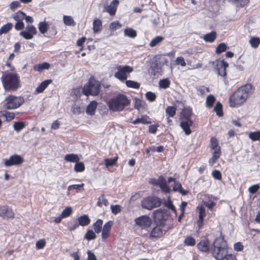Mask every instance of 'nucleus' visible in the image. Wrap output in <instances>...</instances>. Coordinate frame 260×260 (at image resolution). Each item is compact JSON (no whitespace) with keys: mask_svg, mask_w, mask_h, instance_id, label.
<instances>
[{"mask_svg":"<svg viewBox=\"0 0 260 260\" xmlns=\"http://www.w3.org/2000/svg\"><path fill=\"white\" fill-rule=\"evenodd\" d=\"M211 252L217 260H237L234 255L228 254L226 242L222 237H217L215 239Z\"/></svg>","mask_w":260,"mask_h":260,"instance_id":"f257e3e1","label":"nucleus"},{"mask_svg":"<svg viewBox=\"0 0 260 260\" xmlns=\"http://www.w3.org/2000/svg\"><path fill=\"white\" fill-rule=\"evenodd\" d=\"M252 93V86L251 84H247L241 86L231 95L229 99L230 106L232 107L240 106Z\"/></svg>","mask_w":260,"mask_h":260,"instance_id":"f03ea898","label":"nucleus"},{"mask_svg":"<svg viewBox=\"0 0 260 260\" xmlns=\"http://www.w3.org/2000/svg\"><path fill=\"white\" fill-rule=\"evenodd\" d=\"M130 104V101L126 95L118 94L108 102L109 109L113 111H121Z\"/></svg>","mask_w":260,"mask_h":260,"instance_id":"7ed1b4c3","label":"nucleus"},{"mask_svg":"<svg viewBox=\"0 0 260 260\" xmlns=\"http://www.w3.org/2000/svg\"><path fill=\"white\" fill-rule=\"evenodd\" d=\"M101 83L98 81L90 79L87 84H85L83 88V93L86 96L88 95H96L100 91Z\"/></svg>","mask_w":260,"mask_h":260,"instance_id":"20e7f679","label":"nucleus"},{"mask_svg":"<svg viewBox=\"0 0 260 260\" xmlns=\"http://www.w3.org/2000/svg\"><path fill=\"white\" fill-rule=\"evenodd\" d=\"M161 204L160 198L155 196H149L144 198L141 202L142 207L148 210L159 207Z\"/></svg>","mask_w":260,"mask_h":260,"instance_id":"39448f33","label":"nucleus"},{"mask_svg":"<svg viewBox=\"0 0 260 260\" xmlns=\"http://www.w3.org/2000/svg\"><path fill=\"white\" fill-rule=\"evenodd\" d=\"M1 80L6 90H15L16 89V75L12 74H4Z\"/></svg>","mask_w":260,"mask_h":260,"instance_id":"423d86ee","label":"nucleus"},{"mask_svg":"<svg viewBox=\"0 0 260 260\" xmlns=\"http://www.w3.org/2000/svg\"><path fill=\"white\" fill-rule=\"evenodd\" d=\"M117 70L114 74V77L121 82L125 81L127 78V74L134 71L133 68L129 66L119 65L116 67Z\"/></svg>","mask_w":260,"mask_h":260,"instance_id":"0eeeda50","label":"nucleus"},{"mask_svg":"<svg viewBox=\"0 0 260 260\" xmlns=\"http://www.w3.org/2000/svg\"><path fill=\"white\" fill-rule=\"evenodd\" d=\"M150 182L154 185L158 186L165 193H170L171 191V188L167 184L166 179L162 176H159L157 179H151Z\"/></svg>","mask_w":260,"mask_h":260,"instance_id":"6e6552de","label":"nucleus"},{"mask_svg":"<svg viewBox=\"0 0 260 260\" xmlns=\"http://www.w3.org/2000/svg\"><path fill=\"white\" fill-rule=\"evenodd\" d=\"M136 224L142 229L147 230L152 223V220L148 215H142L135 220Z\"/></svg>","mask_w":260,"mask_h":260,"instance_id":"1a4fd4ad","label":"nucleus"},{"mask_svg":"<svg viewBox=\"0 0 260 260\" xmlns=\"http://www.w3.org/2000/svg\"><path fill=\"white\" fill-rule=\"evenodd\" d=\"M37 30L34 25H27L25 30L21 31L20 35L27 40L31 39L34 35H36Z\"/></svg>","mask_w":260,"mask_h":260,"instance_id":"9d476101","label":"nucleus"},{"mask_svg":"<svg viewBox=\"0 0 260 260\" xmlns=\"http://www.w3.org/2000/svg\"><path fill=\"white\" fill-rule=\"evenodd\" d=\"M212 246L213 244L210 247L208 240L206 238H204L197 244V247L201 251L208 252L210 250L211 251Z\"/></svg>","mask_w":260,"mask_h":260,"instance_id":"9b49d317","label":"nucleus"},{"mask_svg":"<svg viewBox=\"0 0 260 260\" xmlns=\"http://www.w3.org/2000/svg\"><path fill=\"white\" fill-rule=\"evenodd\" d=\"M192 123L193 122L190 119H182L180 125L185 135H189L191 134V131L190 127L192 125Z\"/></svg>","mask_w":260,"mask_h":260,"instance_id":"f8f14e48","label":"nucleus"},{"mask_svg":"<svg viewBox=\"0 0 260 260\" xmlns=\"http://www.w3.org/2000/svg\"><path fill=\"white\" fill-rule=\"evenodd\" d=\"M6 104L4 107L7 109H14L16 108V96L10 95L6 98Z\"/></svg>","mask_w":260,"mask_h":260,"instance_id":"ddd939ff","label":"nucleus"},{"mask_svg":"<svg viewBox=\"0 0 260 260\" xmlns=\"http://www.w3.org/2000/svg\"><path fill=\"white\" fill-rule=\"evenodd\" d=\"M119 1L118 0H113L109 5H107L105 7V11L110 15L113 16L116 13Z\"/></svg>","mask_w":260,"mask_h":260,"instance_id":"4468645a","label":"nucleus"},{"mask_svg":"<svg viewBox=\"0 0 260 260\" xmlns=\"http://www.w3.org/2000/svg\"><path fill=\"white\" fill-rule=\"evenodd\" d=\"M228 66V63L225 62L224 60H221L220 61L218 62L216 69L218 75L221 77H225L226 75V68Z\"/></svg>","mask_w":260,"mask_h":260,"instance_id":"2eb2a0df","label":"nucleus"},{"mask_svg":"<svg viewBox=\"0 0 260 260\" xmlns=\"http://www.w3.org/2000/svg\"><path fill=\"white\" fill-rule=\"evenodd\" d=\"M164 233L161 226L156 225L151 230L150 236L153 238H158L162 236Z\"/></svg>","mask_w":260,"mask_h":260,"instance_id":"dca6fc26","label":"nucleus"},{"mask_svg":"<svg viewBox=\"0 0 260 260\" xmlns=\"http://www.w3.org/2000/svg\"><path fill=\"white\" fill-rule=\"evenodd\" d=\"M173 190L175 192H179L182 196L187 195L188 193V191L183 189L181 184L177 181L174 183V186L173 187Z\"/></svg>","mask_w":260,"mask_h":260,"instance_id":"f3484780","label":"nucleus"},{"mask_svg":"<svg viewBox=\"0 0 260 260\" xmlns=\"http://www.w3.org/2000/svg\"><path fill=\"white\" fill-rule=\"evenodd\" d=\"M97 107V102L95 101L91 102L87 106L86 112L88 115H93L95 113Z\"/></svg>","mask_w":260,"mask_h":260,"instance_id":"a211bd4d","label":"nucleus"},{"mask_svg":"<svg viewBox=\"0 0 260 260\" xmlns=\"http://www.w3.org/2000/svg\"><path fill=\"white\" fill-rule=\"evenodd\" d=\"M51 82V80H46L44 81L37 87L36 92L38 93L43 92Z\"/></svg>","mask_w":260,"mask_h":260,"instance_id":"6ab92c4d","label":"nucleus"},{"mask_svg":"<svg viewBox=\"0 0 260 260\" xmlns=\"http://www.w3.org/2000/svg\"><path fill=\"white\" fill-rule=\"evenodd\" d=\"M14 215V214L13 213H12L10 211H9L8 207H0V216L1 217L7 216L8 217H13Z\"/></svg>","mask_w":260,"mask_h":260,"instance_id":"aec40b11","label":"nucleus"},{"mask_svg":"<svg viewBox=\"0 0 260 260\" xmlns=\"http://www.w3.org/2000/svg\"><path fill=\"white\" fill-rule=\"evenodd\" d=\"M64 159L68 162L76 163L79 161L80 158L77 154L70 153L66 154L64 157Z\"/></svg>","mask_w":260,"mask_h":260,"instance_id":"412c9836","label":"nucleus"},{"mask_svg":"<svg viewBox=\"0 0 260 260\" xmlns=\"http://www.w3.org/2000/svg\"><path fill=\"white\" fill-rule=\"evenodd\" d=\"M78 224L81 226H86L90 223V219L87 215H83L78 217Z\"/></svg>","mask_w":260,"mask_h":260,"instance_id":"4be33fe9","label":"nucleus"},{"mask_svg":"<svg viewBox=\"0 0 260 260\" xmlns=\"http://www.w3.org/2000/svg\"><path fill=\"white\" fill-rule=\"evenodd\" d=\"M216 38V33L214 31H212L204 36L203 39L205 42H213Z\"/></svg>","mask_w":260,"mask_h":260,"instance_id":"5701e85b","label":"nucleus"},{"mask_svg":"<svg viewBox=\"0 0 260 260\" xmlns=\"http://www.w3.org/2000/svg\"><path fill=\"white\" fill-rule=\"evenodd\" d=\"M50 64L48 62H44L41 63L37 64L34 66V70L36 71L41 72L44 70H47L50 68Z\"/></svg>","mask_w":260,"mask_h":260,"instance_id":"b1692460","label":"nucleus"},{"mask_svg":"<svg viewBox=\"0 0 260 260\" xmlns=\"http://www.w3.org/2000/svg\"><path fill=\"white\" fill-rule=\"evenodd\" d=\"M0 116L4 117L6 120L10 121L14 119L15 116V114L13 112H9L7 111H2L0 112Z\"/></svg>","mask_w":260,"mask_h":260,"instance_id":"393cba45","label":"nucleus"},{"mask_svg":"<svg viewBox=\"0 0 260 260\" xmlns=\"http://www.w3.org/2000/svg\"><path fill=\"white\" fill-rule=\"evenodd\" d=\"M102 27V23L101 20L97 19L93 21V30L94 32L98 33L101 31Z\"/></svg>","mask_w":260,"mask_h":260,"instance_id":"a878e982","label":"nucleus"},{"mask_svg":"<svg viewBox=\"0 0 260 260\" xmlns=\"http://www.w3.org/2000/svg\"><path fill=\"white\" fill-rule=\"evenodd\" d=\"M139 123H142L143 124H149L151 123V121L148 116H143L141 118H138L132 121V123L134 124H137Z\"/></svg>","mask_w":260,"mask_h":260,"instance_id":"bb28decb","label":"nucleus"},{"mask_svg":"<svg viewBox=\"0 0 260 260\" xmlns=\"http://www.w3.org/2000/svg\"><path fill=\"white\" fill-rule=\"evenodd\" d=\"M84 108L80 105L76 104L72 106L71 110L73 114L79 115L84 111Z\"/></svg>","mask_w":260,"mask_h":260,"instance_id":"cd10ccee","label":"nucleus"},{"mask_svg":"<svg viewBox=\"0 0 260 260\" xmlns=\"http://www.w3.org/2000/svg\"><path fill=\"white\" fill-rule=\"evenodd\" d=\"M63 21L64 24L68 26H74L76 24L75 22L71 16L64 15Z\"/></svg>","mask_w":260,"mask_h":260,"instance_id":"c85d7f7f","label":"nucleus"},{"mask_svg":"<svg viewBox=\"0 0 260 260\" xmlns=\"http://www.w3.org/2000/svg\"><path fill=\"white\" fill-rule=\"evenodd\" d=\"M177 108L174 106H168L166 109V116L173 117L176 112Z\"/></svg>","mask_w":260,"mask_h":260,"instance_id":"c756f323","label":"nucleus"},{"mask_svg":"<svg viewBox=\"0 0 260 260\" xmlns=\"http://www.w3.org/2000/svg\"><path fill=\"white\" fill-rule=\"evenodd\" d=\"M39 30L42 34L46 33L48 29V24L46 21H41L38 26Z\"/></svg>","mask_w":260,"mask_h":260,"instance_id":"7c9ffc66","label":"nucleus"},{"mask_svg":"<svg viewBox=\"0 0 260 260\" xmlns=\"http://www.w3.org/2000/svg\"><path fill=\"white\" fill-rule=\"evenodd\" d=\"M125 83L126 86L129 88L139 89L140 86V84L138 82L133 80H126Z\"/></svg>","mask_w":260,"mask_h":260,"instance_id":"2f4dec72","label":"nucleus"},{"mask_svg":"<svg viewBox=\"0 0 260 260\" xmlns=\"http://www.w3.org/2000/svg\"><path fill=\"white\" fill-rule=\"evenodd\" d=\"M103 205H104L105 206H107L109 205V202L105 199L104 194H102L99 197L98 201L96 204V205L100 207H102Z\"/></svg>","mask_w":260,"mask_h":260,"instance_id":"473e14b6","label":"nucleus"},{"mask_svg":"<svg viewBox=\"0 0 260 260\" xmlns=\"http://www.w3.org/2000/svg\"><path fill=\"white\" fill-rule=\"evenodd\" d=\"M103 225V220L102 219H98L93 224V228L96 233H99L102 231Z\"/></svg>","mask_w":260,"mask_h":260,"instance_id":"72a5a7b5","label":"nucleus"},{"mask_svg":"<svg viewBox=\"0 0 260 260\" xmlns=\"http://www.w3.org/2000/svg\"><path fill=\"white\" fill-rule=\"evenodd\" d=\"M124 34L125 36L132 38H134L137 36L136 31L130 28L125 29L124 30Z\"/></svg>","mask_w":260,"mask_h":260,"instance_id":"f704fd0d","label":"nucleus"},{"mask_svg":"<svg viewBox=\"0 0 260 260\" xmlns=\"http://www.w3.org/2000/svg\"><path fill=\"white\" fill-rule=\"evenodd\" d=\"M118 158V156H115L113 158H106L105 159V164L106 168H109L110 166L115 165Z\"/></svg>","mask_w":260,"mask_h":260,"instance_id":"c9c22d12","label":"nucleus"},{"mask_svg":"<svg viewBox=\"0 0 260 260\" xmlns=\"http://www.w3.org/2000/svg\"><path fill=\"white\" fill-rule=\"evenodd\" d=\"M164 39V37L161 36H156L151 41L149 45L151 47H155L161 41H162Z\"/></svg>","mask_w":260,"mask_h":260,"instance_id":"e433bc0d","label":"nucleus"},{"mask_svg":"<svg viewBox=\"0 0 260 260\" xmlns=\"http://www.w3.org/2000/svg\"><path fill=\"white\" fill-rule=\"evenodd\" d=\"M192 114V110L190 108H185L182 111V119H190V116Z\"/></svg>","mask_w":260,"mask_h":260,"instance_id":"4c0bfd02","label":"nucleus"},{"mask_svg":"<svg viewBox=\"0 0 260 260\" xmlns=\"http://www.w3.org/2000/svg\"><path fill=\"white\" fill-rule=\"evenodd\" d=\"M170 85V81L168 78L160 80L159 81V86L160 88L166 89Z\"/></svg>","mask_w":260,"mask_h":260,"instance_id":"58836bf2","label":"nucleus"},{"mask_svg":"<svg viewBox=\"0 0 260 260\" xmlns=\"http://www.w3.org/2000/svg\"><path fill=\"white\" fill-rule=\"evenodd\" d=\"M249 42L252 47L256 48L260 44V39L257 37H252Z\"/></svg>","mask_w":260,"mask_h":260,"instance_id":"ea45409f","label":"nucleus"},{"mask_svg":"<svg viewBox=\"0 0 260 260\" xmlns=\"http://www.w3.org/2000/svg\"><path fill=\"white\" fill-rule=\"evenodd\" d=\"M214 111L216 112V114L219 116L223 115L222 112V104L218 102L216 103L215 106L214 108Z\"/></svg>","mask_w":260,"mask_h":260,"instance_id":"a19ab883","label":"nucleus"},{"mask_svg":"<svg viewBox=\"0 0 260 260\" xmlns=\"http://www.w3.org/2000/svg\"><path fill=\"white\" fill-rule=\"evenodd\" d=\"M16 164V155L12 156L9 159L5 160V165L8 167Z\"/></svg>","mask_w":260,"mask_h":260,"instance_id":"79ce46f5","label":"nucleus"},{"mask_svg":"<svg viewBox=\"0 0 260 260\" xmlns=\"http://www.w3.org/2000/svg\"><path fill=\"white\" fill-rule=\"evenodd\" d=\"M249 138L253 141L260 140V132L256 131L254 132H251L249 134Z\"/></svg>","mask_w":260,"mask_h":260,"instance_id":"37998d69","label":"nucleus"},{"mask_svg":"<svg viewBox=\"0 0 260 260\" xmlns=\"http://www.w3.org/2000/svg\"><path fill=\"white\" fill-rule=\"evenodd\" d=\"M96 235L92 230H88L84 236V238L90 241L95 238Z\"/></svg>","mask_w":260,"mask_h":260,"instance_id":"c03bdc74","label":"nucleus"},{"mask_svg":"<svg viewBox=\"0 0 260 260\" xmlns=\"http://www.w3.org/2000/svg\"><path fill=\"white\" fill-rule=\"evenodd\" d=\"M85 170V166L82 162H77L75 164L74 166V170L76 172H81Z\"/></svg>","mask_w":260,"mask_h":260,"instance_id":"a18cd8bd","label":"nucleus"},{"mask_svg":"<svg viewBox=\"0 0 260 260\" xmlns=\"http://www.w3.org/2000/svg\"><path fill=\"white\" fill-rule=\"evenodd\" d=\"M12 27V24L8 23L3 25L0 29V35L3 34L7 33L8 32Z\"/></svg>","mask_w":260,"mask_h":260,"instance_id":"49530a36","label":"nucleus"},{"mask_svg":"<svg viewBox=\"0 0 260 260\" xmlns=\"http://www.w3.org/2000/svg\"><path fill=\"white\" fill-rule=\"evenodd\" d=\"M215 99L212 95H209L207 97L206 104L208 107H211L213 106L214 103L215 102Z\"/></svg>","mask_w":260,"mask_h":260,"instance_id":"de8ad7c7","label":"nucleus"},{"mask_svg":"<svg viewBox=\"0 0 260 260\" xmlns=\"http://www.w3.org/2000/svg\"><path fill=\"white\" fill-rule=\"evenodd\" d=\"M184 243L187 246H194L196 244V240L193 237L189 236L185 238Z\"/></svg>","mask_w":260,"mask_h":260,"instance_id":"09e8293b","label":"nucleus"},{"mask_svg":"<svg viewBox=\"0 0 260 260\" xmlns=\"http://www.w3.org/2000/svg\"><path fill=\"white\" fill-rule=\"evenodd\" d=\"M226 48H227L226 45L224 43H220L217 46V48H216L215 52L217 54H220L222 52L225 51Z\"/></svg>","mask_w":260,"mask_h":260,"instance_id":"8fccbe9b","label":"nucleus"},{"mask_svg":"<svg viewBox=\"0 0 260 260\" xmlns=\"http://www.w3.org/2000/svg\"><path fill=\"white\" fill-rule=\"evenodd\" d=\"M165 205L169 209L172 210L175 214H176V210L175 206L173 205L172 202L170 199V197L168 198L167 201L165 203Z\"/></svg>","mask_w":260,"mask_h":260,"instance_id":"3c124183","label":"nucleus"},{"mask_svg":"<svg viewBox=\"0 0 260 260\" xmlns=\"http://www.w3.org/2000/svg\"><path fill=\"white\" fill-rule=\"evenodd\" d=\"M231 3L242 7L248 3V0H229Z\"/></svg>","mask_w":260,"mask_h":260,"instance_id":"603ef678","label":"nucleus"},{"mask_svg":"<svg viewBox=\"0 0 260 260\" xmlns=\"http://www.w3.org/2000/svg\"><path fill=\"white\" fill-rule=\"evenodd\" d=\"M146 98L150 102H153L155 100L156 96L154 92L148 91L145 93Z\"/></svg>","mask_w":260,"mask_h":260,"instance_id":"864d4df0","label":"nucleus"},{"mask_svg":"<svg viewBox=\"0 0 260 260\" xmlns=\"http://www.w3.org/2000/svg\"><path fill=\"white\" fill-rule=\"evenodd\" d=\"M209 92L208 87L202 86L197 88V94L199 95H203L206 92Z\"/></svg>","mask_w":260,"mask_h":260,"instance_id":"5fc2aeb1","label":"nucleus"},{"mask_svg":"<svg viewBox=\"0 0 260 260\" xmlns=\"http://www.w3.org/2000/svg\"><path fill=\"white\" fill-rule=\"evenodd\" d=\"M72 208L68 207L63 210L61 215H62V217L66 218L68 217L72 213Z\"/></svg>","mask_w":260,"mask_h":260,"instance_id":"6e6d98bb","label":"nucleus"},{"mask_svg":"<svg viewBox=\"0 0 260 260\" xmlns=\"http://www.w3.org/2000/svg\"><path fill=\"white\" fill-rule=\"evenodd\" d=\"M210 147L212 149L220 147L218 146V140L216 138H211L210 140Z\"/></svg>","mask_w":260,"mask_h":260,"instance_id":"4d7b16f0","label":"nucleus"},{"mask_svg":"<svg viewBox=\"0 0 260 260\" xmlns=\"http://www.w3.org/2000/svg\"><path fill=\"white\" fill-rule=\"evenodd\" d=\"M110 208H111L112 212L115 215L117 214L121 211V207L119 205H111Z\"/></svg>","mask_w":260,"mask_h":260,"instance_id":"13d9d810","label":"nucleus"},{"mask_svg":"<svg viewBox=\"0 0 260 260\" xmlns=\"http://www.w3.org/2000/svg\"><path fill=\"white\" fill-rule=\"evenodd\" d=\"M212 175L214 178L216 180H221V172L217 170H214L212 173Z\"/></svg>","mask_w":260,"mask_h":260,"instance_id":"bf43d9fd","label":"nucleus"},{"mask_svg":"<svg viewBox=\"0 0 260 260\" xmlns=\"http://www.w3.org/2000/svg\"><path fill=\"white\" fill-rule=\"evenodd\" d=\"M176 64L177 65H181L182 67L186 66V62L183 57L179 56L177 57L175 60Z\"/></svg>","mask_w":260,"mask_h":260,"instance_id":"052dcab7","label":"nucleus"},{"mask_svg":"<svg viewBox=\"0 0 260 260\" xmlns=\"http://www.w3.org/2000/svg\"><path fill=\"white\" fill-rule=\"evenodd\" d=\"M260 187L258 184H254L250 186L248 188V191L250 193H255L259 189Z\"/></svg>","mask_w":260,"mask_h":260,"instance_id":"680f3d73","label":"nucleus"},{"mask_svg":"<svg viewBox=\"0 0 260 260\" xmlns=\"http://www.w3.org/2000/svg\"><path fill=\"white\" fill-rule=\"evenodd\" d=\"M46 244V242L44 239L39 240L36 243V247L39 249H42L44 247Z\"/></svg>","mask_w":260,"mask_h":260,"instance_id":"e2e57ef3","label":"nucleus"},{"mask_svg":"<svg viewBox=\"0 0 260 260\" xmlns=\"http://www.w3.org/2000/svg\"><path fill=\"white\" fill-rule=\"evenodd\" d=\"M112 224V221H108L104 225L103 230L110 233Z\"/></svg>","mask_w":260,"mask_h":260,"instance_id":"0e129e2a","label":"nucleus"},{"mask_svg":"<svg viewBox=\"0 0 260 260\" xmlns=\"http://www.w3.org/2000/svg\"><path fill=\"white\" fill-rule=\"evenodd\" d=\"M206 215L205 210L204 207H200L199 208V219H200V221L203 220L204 217Z\"/></svg>","mask_w":260,"mask_h":260,"instance_id":"69168bd1","label":"nucleus"},{"mask_svg":"<svg viewBox=\"0 0 260 260\" xmlns=\"http://www.w3.org/2000/svg\"><path fill=\"white\" fill-rule=\"evenodd\" d=\"M84 186V184L82 183L81 184H74L72 185H70L68 187V190H70L72 189H76L80 190Z\"/></svg>","mask_w":260,"mask_h":260,"instance_id":"338daca9","label":"nucleus"},{"mask_svg":"<svg viewBox=\"0 0 260 260\" xmlns=\"http://www.w3.org/2000/svg\"><path fill=\"white\" fill-rule=\"evenodd\" d=\"M243 245L241 242H237L234 245V249L235 251H240L243 249Z\"/></svg>","mask_w":260,"mask_h":260,"instance_id":"774afa93","label":"nucleus"}]
</instances>
